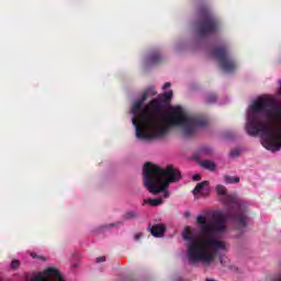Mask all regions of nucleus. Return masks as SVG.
I'll return each mask as SVG.
<instances>
[{
  "instance_id": "9d476101",
  "label": "nucleus",
  "mask_w": 281,
  "mask_h": 281,
  "mask_svg": "<svg viewBox=\"0 0 281 281\" xmlns=\"http://www.w3.org/2000/svg\"><path fill=\"white\" fill-rule=\"evenodd\" d=\"M144 205H150L151 207H157V205L164 204V198H157V199H145L143 201Z\"/></svg>"
},
{
  "instance_id": "4be33fe9",
  "label": "nucleus",
  "mask_w": 281,
  "mask_h": 281,
  "mask_svg": "<svg viewBox=\"0 0 281 281\" xmlns=\"http://www.w3.org/2000/svg\"><path fill=\"white\" fill-rule=\"evenodd\" d=\"M31 256H32V258H40V260H43L44 262H45V260H47V258H45V257H38V256H36V254H31Z\"/></svg>"
},
{
  "instance_id": "4468645a",
  "label": "nucleus",
  "mask_w": 281,
  "mask_h": 281,
  "mask_svg": "<svg viewBox=\"0 0 281 281\" xmlns=\"http://www.w3.org/2000/svg\"><path fill=\"white\" fill-rule=\"evenodd\" d=\"M160 102H164L165 104H168L170 100H172V90L165 92L159 98Z\"/></svg>"
},
{
  "instance_id": "f3484780",
  "label": "nucleus",
  "mask_w": 281,
  "mask_h": 281,
  "mask_svg": "<svg viewBox=\"0 0 281 281\" xmlns=\"http://www.w3.org/2000/svg\"><path fill=\"white\" fill-rule=\"evenodd\" d=\"M217 194H220V196H225L227 195V189L225 188V186H222V184H217L216 188H215Z\"/></svg>"
},
{
  "instance_id": "423d86ee",
  "label": "nucleus",
  "mask_w": 281,
  "mask_h": 281,
  "mask_svg": "<svg viewBox=\"0 0 281 281\" xmlns=\"http://www.w3.org/2000/svg\"><path fill=\"white\" fill-rule=\"evenodd\" d=\"M233 221L237 229H245V227H247V214L240 210L233 215Z\"/></svg>"
},
{
  "instance_id": "a878e982",
  "label": "nucleus",
  "mask_w": 281,
  "mask_h": 281,
  "mask_svg": "<svg viewBox=\"0 0 281 281\" xmlns=\"http://www.w3.org/2000/svg\"><path fill=\"white\" fill-rule=\"evenodd\" d=\"M142 238V233L135 235V240H139Z\"/></svg>"
},
{
  "instance_id": "bb28decb",
  "label": "nucleus",
  "mask_w": 281,
  "mask_h": 281,
  "mask_svg": "<svg viewBox=\"0 0 281 281\" xmlns=\"http://www.w3.org/2000/svg\"><path fill=\"white\" fill-rule=\"evenodd\" d=\"M220 260H221V262H223V257H221V259H220Z\"/></svg>"
},
{
  "instance_id": "f03ea898",
  "label": "nucleus",
  "mask_w": 281,
  "mask_h": 281,
  "mask_svg": "<svg viewBox=\"0 0 281 281\" xmlns=\"http://www.w3.org/2000/svg\"><path fill=\"white\" fill-rule=\"evenodd\" d=\"M196 224L201 238L194 237L188 227L182 234L184 240L189 241L187 246L188 260L191 265H196V262L212 265L215 260L214 254H218L226 247L224 241L216 238L227 232V220L223 213H214L210 222L207 217L198 215ZM207 249H212L214 254Z\"/></svg>"
},
{
  "instance_id": "412c9836",
  "label": "nucleus",
  "mask_w": 281,
  "mask_h": 281,
  "mask_svg": "<svg viewBox=\"0 0 281 281\" xmlns=\"http://www.w3.org/2000/svg\"><path fill=\"white\" fill-rule=\"evenodd\" d=\"M97 262H98V265H100V262H106V257L102 256V257L97 258Z\"/></svg>"
},
{
  "instance_id": "dca6fc26",
  "label": "nucleus",
  "mask_w": 281,
  "mask_h": 281,
  "mask_svg": "<svg viewBox=\"0 0 281 281\" xmlns=\"http://www.w3.org/2000/svg\"><path fill=\"white\" fill-rule=\"evenodd\" d=\"M224 181H225V183H240V178L232 177V176H225Z\"/></svg>"
},
{
  "instance_id": "7ed1b4c3",
  "label": "nucleus",
  "mask_w": 281,
  "mask_h": 281,
  "mask_svg": "<svg viewBox=\"0 0 281 281\" xmlns=\"http://www.w3.org/2000/svg\"><path fill=\"white\" fill-rule=\"evenodd\" d=\"M144 186L150 194H164V199L170 196L168 188L170 183L181 181V171L172 165L165 169L153 162H145L143 167Z\"/></svg>"
},
{
  "instance_id": "5701e85b",
  "label": "nucleus",
  "mask_w": 281,
  "mask_h": 281,
  "mask_svg": "<svg viewBox=\"0 0 281 281\" xmlns=\"http://www.w3.org/2000/svg\"><path fill=\"white\" fill-rule=\"evenodd\" d=\"M193 181H201V175L196 173L192 177Z\"/></svg>"
},
{
  "instance_id": "39448f33",
  "label": "nucleus",
  "mask_w": 281,
  "mask_h": 281,
  "mask_svg": "<svg viewBox=\"0 0 281 281\" xmlns=\"http://www.w3.org/2000/svg\"><path fill=\"white\" fill-rule=\"evenodd\" d=\"M211 55L217 60L221 69L226 74H234V71H236L238 64L232 58V54L227 46H217L213 48Z\"/></svg>"
},
{
  "instance_id": "f257e3e1",
  "label": "nucleus",
  "mask_w": 281,
  "mask_h": 281,
  "mask_svg": "<svg viewBox=\"0 0 281 281\" xmlns=\"http://www.w3.org/2000/svg\"><path fill=\"white\" fill-rule=\"evenodd\" d=\"M148 93L150 90H146L132 106L134 115L132 123L136 128L138 139L150 140L164 137L172 126L182 128L184 137H192L198 128L207 126L205 117L188 116L181 106L172 108L167 115H164L161 103L157 99L151 100L142 109V104L148 100Z\"/></svg>"
},
{
  "instance_id": "9b49d317",
  "label": "nucleus",
  "mask_w": 281,
  "mask_h": 281,
  "mask_svg": "<svg viewBox=\"0 0 281 281\" xmlns=\"http://www.w3.org/2000/svg\"><path fill=\"white\" fill-rule=\"evenodd\" d=\"M161 60H164V58L161 57V54L159 53H151L148 57V63L150 65H159V63H161Z\"/></svg>"
},
{
  "instance_id": "20e7f679",
  "label": "nucleus",
  "mask_w": 281,
  "mask_h": 281,
  "mask_svg": "<svg viewBox=\"0 0 281 281\" xmlns=\"http://www.w3.org/2000/svg\"><path fill=\"white\" fill-rule=\"evenodd\" d=\"M201 20L196 24V32L201 38L210 36V34H216L218 27H221V22L214 16L212 9L204 5L200 9Z\"/></svg>"
},
{
  "instance_id": "a211bd4d",
  "label": "nucleus",
  "mask_w": 281,
  "mask_h": 281,
  "mask_svg": "<svg viewBox=\"0 0 281 281\" xmlns=\"http://www.w3.org/2000/svg\"><path fill=\"white\" fill-rule=\"evenodd\" d=\"M216 94H209L207 95V98H206V102L209 103V104H214V102H216Z\"/></svg>"
},
{
  "instance_id": "ddd939ff",
  "label": "nucleus",
  "mask_w": 281,
  "mask_h": 281,
  "mask_svg": "<svg viewBox=\"0 0 281 281\" xmlns=\"http://www.w3.org/2000/svg\"><path fill=\"white\" fill-rule=\"evenodd\" d=\"M133 218H139L137 211H128L123 215V221H133Z\"/></svg>"
},
{
  "instance_id": "b1692460",
  "label": "nucleus",
  "mask_w": 281,
  "mask_h": 281,
  "mask_svg": "<svg viewBox=\"0 0 281 281\" xmlns=\"http://www.w3.org/2000/svg\"><path fill=\"white\" fill-rule=\"evenodd\" d=\"M192 216V213L190 211L184 212V218H190Z\"/></svg>"
},
{
  "instance_id": "6e6552de",
  "label": "nucleus",
  "mask_w": 281,
  "mask_h": 281,
  "mask_svg": "<svg viewBox=\"0 0 281 281\" xmlns=\"http://www.w3.org/2000/svg\"><path fill=\"white\" fill-rule=\"evenodd\" d=\"M166 233V225L164 224H155L150 227V234L151 236H155V238H161L164 234Z\"/></svg>"
},
{
  "instance_id": "393cba45",
  "label": "nucleus",
  "mask_w": 281,
  "mask_h": 281,
  "mask_svg": "<svg viewBox=\"0 0 281 281\" xmlns=\"http://www.w3.org/2000/svg\"><path fill=\"white\" fill-rule=\"evenodd\" d=\"M170 86H171L170 82H166V83L164 85L162 89H168V87H170Z\"/></svg>"
},
{
  "instance_id": "aec40b11",
  "label": "nucleus",
  "mask_w": 281,
  "mask_h": 281,
  "mask_svg": "<svg viewBox=\"0 0 281 281\" xmlns=\"http://www.w3.org/2000/svg\"><path fill=\"white\" fill-rule=\"evenodd\" d=\"M240 155V151L238 149H234L231 151V157H238Z\"/></svg>"
},
{
  "instance_id": "0eeeda50",
  "label": "nucleus",
  "mask_w": 281,
  "mask_h": 281,
  "mask_svg": "<svg viewBox=\"0 0 281 281\" xmlns=\"http://www.w3.org/2000/svg\"><path fill=\"white\" fill-rule=\"evenodd\" d=\"M207 186H210V181L207 180L198 183L192 191L194 196H196V194H202V196H207V194H210V190L205 189L207 188Z\"/></svg>"
},
{
  "instance_id": "f8f14e48",
  "label": "nucleus",
  "mask_w": 281,
  "mask_h": 281,
  "mask_svg": "<svg viewBox=\"0 0 281 281\" xmlns=\"http://www.w3.org/2000/svg\"><path fill=\"white\" fill-rule=\"evenodd\" d=\"M202 168H204L205 170H210L211 172H214V170H216V164H214V161L212 160H204L201 162Z\"/></svg>"
},
{
  "instance_id": "1a4fd4ad",
  "label": "nucleus",
  "mask_w": 281,
  "mask_h": 281,
  "mask_svg": "<svg viewBox=\"0 0 281 281\" xmlns=\"http://www.w3.org/2000/svg\"><path fill=\"white\" fill-rule=\"evenodd\" d=\"M223 201L228 207H237L238 210H240V204L238 203L236 196L226 194L223 198Z\"/></svg>"
},
{
  "instance_id": "2eb2a0df",
  "label": "nucleus",
  "mask_w": 281,
  "mask_h": 281,
  "mask_svg": "<svg viewBox=\"0 0 281 281\" xmlns=\"http://www.w3.org/2000/svg\"><path fill=\"white\" fill-rule=\"evenodd\" d=\"M214 155V150L211 147H203L200 149L201 157H212Z\"/></svg>"
},
{
  "instance_id": "6ab92c4d",
  "label": "nucleus",
  "mask_w": 281,
  "mask_h": 281,
  "mask_svg": "<svg viewBox=\"0 0 281 281\" xmlns=\"http://www.w3.org/2000/svg\"><path fill=\"white\" fill-rule=\"evenodd\" d=\"M21 267V261H19L18 259H14L11 261V269H13L15 271V269H19Z\"/></svg>"
}]
</instances>
